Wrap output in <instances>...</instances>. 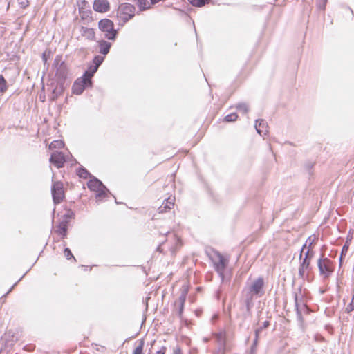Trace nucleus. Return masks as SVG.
I'll list each match as a JSON object with an SVG mask.
<instances>
[{
  "mask_svg": "<svg viewBox=\"0 0 354 354\" xmlns=\"http://www.w3.org/2000/svg\"><path fill=\"white\" fill-rule=\"evenodd\" d=\"M265 281L263 277H259L250 283H248L243 292L245 296V304L248 308L252 303L253 299L262 297L264 293Z\"/></svg>",
  "mask_w": 354,
  "mask_h": 354,
  "instance_id": "1",
  "label": "nucleus"
},
{
  "mask_svg": "<svg viewBox=\"0 0 354 354\" xmlns=\"http://www.w3.org/2000/svg\"><path fill=\"white\" fill-rule=\"evenodd\" d=\"M215 270L221 278L222 281L224 280V272L228 265L229 260L223 256L219 252L212 250V254H209Z\"/></svg>",
  "mask_w": 354,
  "mask_h": 354,
  "instance_id": "2",
  "label": "nucleus"
},
{
  "mask_svg": "<svg viewBox=\"0 0 354 354\" xmlns=\"http://www.w3.org/2000/svg\"><path fill=\"white\" fill-rule=\"evenodd\" d=\"M53 67L55 69V76L57 81L64 82L68 75V68L65 62L62 60V56H56Z\"/></svg>",
  "mask_w": 354,
  "mask_h": 354,
  "instance_id": "3",
  "label": "nucleus"
},
{
  "mask_svg": "<svg viewBox=\"0 0 354 354\" xmlns=\"http://www.w3.org/2000/svg\"><path fill=\"white\" fill-rule=\"evenodd\" d=\"M99 29L104 33V36L109 40H115L117 30L114 29L113 22L109 19H101L98 22Z\"/></svg>",
  "mask_w": 354,
  "mask_h": 354,
  "instance_id": "4",
  "label": "nucleus"
},
{
  "mask_svg": "<svg viewBox=\"0 0 354 354\" xmlns=\"http://www.w3.org/2000/svg\"><path fill=\"white\" fill-rule=\"evenodd\" d=\"M87 185L91 191L97 192L96 199L97 201H101L104 197L107 196L108 192H109L108 189L103 185V183L95 178L91 179L88 182Z\"/></svg>",
  "mask_w": 354,
  "mask_h": 354,
  "instance_id": "5",
  "label": "nucleus"
},
{
  "mask_svg": "<svg viewBox=\"0 0 354 354\" xmlns=\"http://www.w3.org/2000/svg\"><path fill=\"white\" fill-rule=\"evenodd\" d=\"M135 10L133 5L128 3H122L118 7L117 16L125 23L134 17Z\"/></svg>",
  "mask_w": 354,
  "mask_h": 354,
  "instance_id": "6",
  "label": "nucleus"
},
{
  "mask_svg": "<svg viewBox=\"0 0 354 354\" xmlns=\"http://www.w3.org/2000/svg\"><path fill=\"white\" fill-rule=\"evenodd\" d=\"M91 77L92 74L86 71L81 79H77L74 82L72 87L73 93L76 95L82 94L86 86L91 85Z\"/></svg>",
  "mask_w": 354,
  "mask_h": 354,
  "instance_id": "7",
  "label": "nucleus"
},
{
  "mask_svg": "<svg viewBox=\"0 0 354 354\" xmlns=\"http://www.w3.org/2000/svg\"><path fill=\"white\" fill-rule=\"evenodd\" d=\"M317 266L320 275L328 278L333 272V262L326 257H321L317 261Z\"/></svg>",
  "mask_w": 354,
  "mask_h": 354,
  "instance_id": "8",
  "label": "nucleus"
},
{
  "mask_svg": "<svg viewBox=\"0 0 354 354\" xmlns=\"http://www.w3.org/2000/svg\"><path fill=\"white\" fill-rule=\"evenodd\" d=\"M306 247V244H304L302 247V249L301 250L300 253V265L299 268V277L302 279H305L308 274L309 271L311 270L310 266V259H302V254L304 253V248Z\"/></svg>",
  "mask_w": 354,
  "mask_h": 354,
  "instance_id": "9",
  "label": "nucleus"
},
{
  "mask_svg": "<svg viewBox=\"0 0 354 354\" xmlns=\"http://www.w3.org/2000/svg\"><path fill=\"white\" fill-rule=\"evenodd\" d=\"M51 191L54 203H60L64 198L63 183L59 181L53 182Z\"/></svg>",
  "mask_w": 354,
  "mask_h": 354,
  "instance_id": "10",
  "label": "nucleus"
},
{
  "mask_svg": "<svg viewBox=\"0 0 354 354\" xmlns=\"http://www.w3.org/2000/svg\"><path fill=\"white\" fill-rule=\"evenodd\" d=\"M50 162L55 165L57 168H62L64 167V162H66L64 155L62 152L55 151L53 152L50 158Z\"/></svg>",
  "mask_w": 354,
  "mask_h": 354,
  "instance_id": "11",
  "label": "nucleus"
},
{
  "mask_svg": "<svg viewBox=\"0 0 354 354\" xmlns=\"http://www.w3.org/2000/svg\"><path fill=\"white\" fill-rule=\"evenodd\" d=\"M52 93L50 95V100L51 101L55 100L59 95H61L64 91V82L57 81L55 84L52 83Z\"/></svg>",
  "mask_w": 354,
  "mask_h": 354,
  "instance_id": "12",
  "label": "nucleus"
},
{
  "mask_svg": "<svg viewBox=\"0 0 354 354\" xmlns=\"http://www.w3.org/2000/svg\"><path fill=\"white\" fill-rule=\"evenodd\" d=\"M93 9L98 12H106L110 9V4L107 0H95Z\"/></svg>",
  "mask_w": 354,
  "mask_h": 354,
  "instance_id": "13",
  "label": "nucleus"
},
{
  "mask_svg": "<svg viewBox=\"0 0 354 354\" xmlns=\"http://www.w3.org/2000/svg\"><path fill=\"white\" fill-rule=\"evenodd\" d=\"M254 127L257 133L261 136H265L268 133V125L265 120H257Z\"/></svg>",
  "mask_w": 354,
  "mask_h": 354,
  "instance_id": "14",
  "label": "nucleus"
},
{
  "mask_svg": "<svg viewBox=\"0 0 354 354\" xmlns=\"http://www.w3.org/2000/svg\"><path fill=\"white\" fill-rule=\"evenodd\" d=\"M174 205V198L169 197L165 200L162 205L158 208L159 213H165L170 210Z\"/></svg>",
  "mask_w": 354,
  "mask_h": 354,
  "instance_id": "15",
  "label": "nucleus"
},
{
  "mask_svg": "<svg viewBox=\"0 0 354 354\" xmlns=\"http://www.w3.org/2000/svg\"><path fill=\"white\" fill-rule=\"evenodd\" d=\"M80 33L82 36L89 40H93L95 39V32L93 28L82 26Z\"/></svg>",
  "mask_w": 354,
  "mask_h": 354,
  "instance_id": "16",
  "label": "nucleus"
},
{
  "mask_svg": "<svg viewBox=\"0 0 354 354\" xmlns=\"http://www.w3.org/2000/svg\"><path fill=\"white\" fill-rule=\"evenodd\" d=\"M67 227L68 221L64 219L58 224V225L57 226V229L55 230V232L58 234L65 236L66 235Z\"/></svg>",
  "mask_w": 354,
  "mask_h": 354,
  "instance_id": "17",
  "label": "nucleus"
},
{
  "mask_svg": "<svg viewBox=\"0 0 354 354\" xmlns=\"http://www.w3.org/2000/svg\"><path fill=\"white\" fill-rule=\"evenodd\" d=\"M185 300H186V293L183 292L175 303V305L178 308V315L180 316H181V315L183 313Z\"/></svg>",
  "mask_w": 354,
  "mask_h": 354,
  "instance_id": "18",
  "label": "nucleus"
},
{
  "mask_svg": "<svg viewBox=\"0 0 354 354\" xmlns=\"http://www.w3.org/2000/svg\"><path fill=\"white\" fill-rule=\"evenodd\" d=\"M99 47H100V53L103 55H106L109 53L111 44L106 41L101 40L99 41Z\"/></svg>",
  "mask_w": 354,
  "mask_h": 354,
  "instance_id": "19",
  "label": "nucleus"
},
{
  "mask_svg": "<svg viewBox=\"0 0 354 354\" xmlns=\"http://www.w3.org/2000/svg\"><path fill=\"white\" fill-rule=\"evenodd\" d=\"M295 310H296L297 319L301 324L303 322V317H302V315H301V310L299 308L297 294L295 295Z\"/></svg>",
  "mask_w": 354,
  "mask_h": 354,
  "instance_id": "20",
  "label": "nucleus"
},
{
  "mask_svg": "<svg viewBox=\"0 0 354 354\" xmlns=\"http://www.w3.org/2000/svg\"><path fill=\"white\" fill-rule=\"evenodd\" d=\"M103 59H104L102 57H100V56L95 57V58L93 59V62L95 64V66L94 68L93 69V71L91 72H89V74H92V76L93 75V74L97 71L99 66L103 62Z\"/></svg>",
  "mask_w": 354,
  "mask_h": 354,
  "instance_id": "21",
  "label": "nucleus"
},
{
  "mask_svg": "<svg viewBox=\"0 0 354 354\" xmlns=\"http://www.w3.org/2000/svg\"><path fill=\"white\" fill-rule=\"evenodd\" d=\"M145 346V341L143 339L139 340L138 345L133 351V354H144L143 348Z\"/></svg>",
  "mask_w": 354,
  "mask_h": 354,
  "instance_id": "22",
  "label": "nucleus"
},
{
  "mask_svg": "<svg viewBox=\"0 0 354 354\" xmlns=\"http://www.w3.org/2000/svg\"><path fill=\"white\" fill-rule=\"evenodd\" d=\"M8 89L7 82L2 75H0V94L5 93Z\"/></svg>",
  "mask_w": 354,
  "mask_h": 354,
  "instance_id": "23",
  "label": "nucleus"
},
{
  "mask_svg": "<svg viewBox=\"0 0 354 354\" xmlns=\"http://www.w3.org/2000/svg\"><path fill=\"white\" fill-rule=\"evenodd\" d=\"M236 109L243 113H247L249 111V106L243 102L237 104Z\"/></svg>",
  "mask_w": 354,
  "mask_h": 354,
  "instance_id": "24",
  "label": "nucleus"
},
{
  "mask_svg": "<svg viewBox=\"0 0 354 354\" xmlns=\"http://www.w3.org/2000/svg\"><path fill=\"white\" fill-rule=\"evenodd\" d=\"M188 1L194 6L201 7V6H203L209 0H188Z\"/></svg>",
  "mask_w": 354,
  "mask_h": 354,
  "instance_id": "25",
  "label": "nucleus"
},
{
  "mask_svg": "<svg viewBox=\"0 0 354 354\" xmlns=\"http://www.w3.org/2000/svg\"><path fill=\"white\" fill-rule=\"evenodd\" d=\"M77 175L82 178L86 179L91 174L85 168H80L77 171Z\"/></svg>",
  "mask_w": 354,
  "mask_h": 354,
  "instance_id": "26",
  "label": "nucleus"
},
{
  "mask_svg": "<svg viewBox=\"0 0 354 354\" xmlns=\"http://www.w3.org/2000/svg\"><path fill=\"white\" fill-rule=\"evenodd\" d=\"M63 146H64V143H63L62 141H61V140H54V141H53L50 144L49 148L50 149H56V148L60 149Z\"/></svg>",
  "mask_w": 354,
  "mask_h": 354,
  "instance_id": "27",
  "label": "nucleus"
},
{
  "mask_svg": "<svg viewBox=\"0 0 354 354\" xmlns=\"http://www.w3.org/2000/svg\"><path fill=\"white\" fill-rule=\"evenodd\" d=\"M238 118V115L236 113H231L225 117V121L234 122Z\"/></svg>",
  "mask_w": 354,
  "mask_h": 354,
  "instance_id": "28",
  "label": "nucleus"
},
{
  "mask_svg": "<svg viewBox=\"0 0 354 354\" xmlns=\"http://www.w3.org/2000/svg\"><path fill=\"white\" fill-rule=\"evenodd\" d=\"M345 310L347 313H350L351 312L354 310V294L352 296L351 303L346 306Z\"/></svg>",
  "mask_w": 354,
  "mask_h": 354,
  "instance_id": "29",
  "label": "nucleus"
},
{
  "mask_svg": "<svg viewBox=\"0 0 354 354\" xmlns=\"http://www.w3.org/2000/svg\"><path fill=\"white\" fill-rule=\"evenodd\" d=\"M348 248L349 246H348L347 244H344V246L342 247V252H341V254H340V257H339V262H340V264L342 263V259L343 257L346 255V254L348 252Z\"/></svg>",
  "mask_w": 354,
  "mask_h": 354,
  "instance_id": "30",
  "label": "nucleus"
},
{
  "mask_svg": "<svg viewBox=\"0 0 354 354\" xmlns=\"http://www.w3.org/2000/svg\"><path fill=\"white\" fill-rule=\"evenodd\" d=\"M327 0H317V6L319 10H324Z\"/></svg>",
  "mask_w": 354,
  "mask_h": 354,
  "instance_id": "31",
  "label": "nucleus"
},
{
  "mask_svg": "<svg viewBox=\"0 0 354 354\" xmlns=\"http://www.w3.org/2000/svg\"><path fill=\"white\" fill-rule=\"evenodd\" d=\"M64 255L67 259H71V258L75 259L69 248H65Z\"/></svg>",
  "mask_w": 354,
  "mask_h": 354,
  "instance_id": "32",
  "label": "nucleus"
},
{
  "mask_svg": "<svg viewBox=\"0 0 354 354\" xmlns=\"http://www.w3.org/2000/svg\"><path fill=\"white\" fill-rule=\"evenodd\" d=\"M259 335H260V329H256L255 330V338H254V339L253 341V344H252L253 346H257Z\"/></svg>",
  "mask_w": 354,
  "mask_h": 354,
  "instance_id": "33",
  "label": "nucleus"
},
{
  "mask_svg": "<svg viewBox=\"0 0 354 354\" xmlns=\"http://www.w3.org/2000/svg\"><path fill=\"white\" fill-rule=\"evenodd\" d=\"M137 1H138V6L141 10L146 9V5L147 3V0H137Z\"/></svg>",
  "mask_w": 354,
  "mask_h": 354,
  "instance_id": "34",
  "label": "nucleus"
},
{
  "mask_svg": "<svg viewBox=\"0 0 354 354\" xmlns=\"http://www.w3.org/2000/svg\"><path fill=\"white\" fill-rule=\"evenodd\" d=\"M313 257V252H310V250H308L306 252H305V257L304 259H312V257Z\"/></svg>",
  "mask_w": 354,
  "mask_h": 354,
  "instance_id": "35",
  "label": "nucleus"
},
{
  "mask_svg": "<svg viewBox=\"0 0 354 354\" xmlns=\"http://www.w3.org/2000/svg\"><path fill=\"white\" fill-rule=\"evenodd\" d=\"M270 325V322L268 321H265L263 324V326L259 327L258 329H260V333L263 330V329L266 328Z\"/></svg>",
  "mask_w": 354,
  "mask_h": 354,
  "instance_id": "36",
  "label": "nucleus"
},
{
  "mask_svg": "<svg viewBox=\"0 0 354 354\" xmlns=\"http://www.w3.org/2000/svg\"><path fill=\"white\" fill-rule=\"evenodd\" d=\"M352 239H353V236L351 235V232L350 230L349 233H348V235L346 237V241L345 244H347L348 246H349L350 242L351 241Z\"/></svg>",
  "mask_w": 354,
  "mask_h": 354,
  "instance_id": "37",
  "label": "nucleus"
},
{
  "mask_svg": "<svg viewBox=\"0 0 354 354\" xmlns=\"http://www.w3.org/2000/svg\"><path fill=\"white\" fill-rule=\"evenodd\" d=\"M172 354H183V352L179 346H176L174 348Z\"/></svg>",
  "mask_w": 354,
  "mask_h": 354,
  "instance_id": "38",
  "label": "nucleus"
},
{
  "mask_svg": "<svg viewBox=\"0 0 354 354\" xmlns=\"http://www.w3.org/2000/svg\"><path fill=\"white\" fill-rule=\"evenodd\" d=\"M167 351V348L165 346H162V348L156 352V354H165Z\"/></svg>",
  "mask_w": 354,
  "mask_h": 354,
  "instance_id": "39",
  "label": "nucleus"
},
{
  "mask_svg": "<svg viewBox=\"0 0 354 354\" xmlns=\"http://www.w3.org/2000/svg\"><path fill=\"white\" fill-rule=\"evenodd\" d=\"M256 351H257V346H253V345H252V346H251V348H250V353H254V354H255Z\"/></svg>",
  "mask_w": 354,
  "mask_h": 354,
  "instance_id": "40",
  "label": "nucleus"
},
{
  "mask_svg": "<svg viewBox=\"0 0 354 354\" xmlns=\"http://www.w3.org/2000/svg\"><path fill=\"white\" fill-rule=\"evenodd\" d=\"M157 251L160 252H162V249H161V245H158V247L157 248Z\"/></svg>",
  "mask_w": 354,
  "mask_h": 354,
  "instance_id": "41",
  "label": "nucleus"
},
{
  "mask_svg": "<svg viewBox=\"0 0 354 354\" xmlns=\"http://www.w3.org/2000/svg\"><path fill=\"white\" fill-rule=\"evenodd\" d=\"M43 59L44 60L45 62H46V58L45 55H43Z\"/></svg>",
  "mask_w": 354,
  "mask_h": 354,
  "instance_id": "42",
  "label": "nucleus"
},
{
  "mask_svg": "<svg viewBox=\"0 0 354 354\" xmlns=\"http://www.w3.org/2000/svg\"><path fill=\"white\" fill-rule=\"evenodd\" d=\"M250 354H254V353H250Z\"/></svg>",
  "mask_w": 354,
  "mask_h": 354,
  "instance_id": "43",
  "label": "nucleus"
}]
</instances>
